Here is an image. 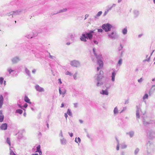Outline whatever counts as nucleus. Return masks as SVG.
<instances>
[{"mask_svg": "<svg viewBox=\"0 0 155 155\" xmlns=\"http://www.w3.org/2000/svg\"><path fill=\"white\" fill-rule=\"evenodd\" d=\"M103 71L101 70L95 75L94 76L95 81L96 82V86L97 87H100L103 84L102 80L104 78Z\"/></svg>", "mask_w": 155, "mask_h": 155, "instance_id": "nucleus-1", "label": "nucleus"}, {"mask_svg": "<svg viewBox=\"0 0 155 155\" xmlns=\"http://www.w3.org/2000/svg\"><path fill=\"white\" fill-rule=\"evenodd\" d=\"M146 146L147 155H154L155 148L153 144L148 141L146 144Z\"/></svg>", "mask_w": 155, "mask_h": 155, "instance_id": "nucleus-2", "label": "nucleus"}, {"mask_svg": "<svg viewBox=\"0 0 155 155\" xmlns=\"http://www.w3.org/2000/svg\"><path fill=\"white\" fill-rule=\"evenodd\" d=\"M95 56L97 59V64L99 66V67L97 68V71H98L99 69L102 68L103 66L102 55L100 54L98 55L96 54Z\"/></svg>", "mask_w": 155, "mask_h": 155, "instance_id": "nucleus-3", "label": "nucleus"}, {"mask_svg": "<svg viewBox=\"0 0 155 155\" xmlns=\"http://www.w3.org/2000/svg\"><path fill=\"white\" fill-rule=\"evenodd\" d=\"M107 35L108 38L112 40H115L118 37V35L117 33L114 31L107 32Z\"/></svg>", "mask_w": 155, "mask_h": 155, "instance_id": "nucleus-4", "label": "nucleus"}, {"mask_svg": "<svg viewBox=\"0 0 155 155\" xmlns=\"http://www.w3.org/2000/svg\"><path fill=\"white\" fill-rule=\"evenodd\" d=\"M141 105L139 104V105H137L136 107V117L137 118L139 119L140 118V113L144 114L145 112H142L141 108Z\"/></svg>", "mask_w": 155, "mask_h": 155, "instance_id": "nucleus-5", "label": "nucleus"}, {"mask_svg": "<svg viewBox=\"0 0 155 155\" xmlns=\"http://www.w3.org/2000/svg\"><path fill=\"white\" fill-rule=\"evenodd\" d=\"M112 26L111 25L108 24H105L102 26V28L104 30L105 32H108L110 31Z\"/></svg>", "mask_w": 155, "mask_h": 155, "instance_id": "nucleus-6", "label": "nucleus"}, {"mask_svg": "<svg viewBox=\"0 0 155 155\" xmlns=\"http://www.w3.org/2000/svg\"><path fill=\"white\" fill-rule=\"evenodd\" d=\"M70 64L73 67H78L81 66V63L78 60H74L71 61L70 62Z\"/></svg>", "mask_w": 155, "mask_h": 155, "instance_id": "nucleus-7", "label": "nucleus"}, {"mask_svg": "<svg viewBox=\"0 0 155 155\" xmlns=\"http://www.w3.org/2000/svg\"><path fill=\"white\" fill-rule=\"evenodd\" d=\"M143 123L144 126H147L149 124H153V121L152 120H149V119L147 117L143 119Z\"/></svg>", "mask_w": 155, "mask_h": 155, "instance_id": "nucleus-8", "label": "nucleus"}, {"mask_svg": "<svg viewBox=\"0 0 155 155\" xmlns=\"http://www.w3.org/2000/svg\"><path fill=\"white\" fill-rule=\"evenodd\" d=\"M112 70L113 71L112 73L111 76V80L112 81L114 82L115 81V77L117 73V71L114 68H113Z\"/></svg>", "mask_w": 155, "mask_h": 155, "instance_id": "nucleus-9", "label": "nucleus"}, {"mask_svg": "<svg viewBox=\"0 0 155 155\" xmlns=\"http://www.w3.org/2000/svg\"><path fill=\"white\" fill-rule=\"evenodd\" d=\"M21 12V10H18L16 11L15 12H11L9 13L8 14V15L9 16L10 15H12V17H13V16H15L16 15L19 14Z\"/></svg>", "mask_w": 155, "mask_h": 155, "instance_id": "nucleus-10", "label": "nucleus"}, {"mask_svg": "<svg viewBox=\"0 0 155 155\" xmlns=\"http://www.w3.org/2000/svg\"><path fill=\"white\" fill-rule=\"evenodd\" d=\"M94 31L91 30L89 32L86 33L85 34L87 37V39L88 38L90 40L92 39L93 36L92 34L94 33Z\"/></svg>", "mask_w": 155, "mask_h": 155, "instance_id": "nucleus-11", "label": "nucleus"}, {"mask_svg": "<svg viewBox=\"0 0 155 155\" xmlns=\"http://www.w3.org/2000/svg\"><path fill=\"white\" fill-rule=\"evenodd\" d=\"M35 87L36 90L40 92H43L45 91V90L44 88L40 87L38 85H36Z\"/></svg>", "mask_w": 155, "mask_h": 155, "instance_id": "nucleus-12", "label": "nucleus"}, {"mask_svg": "<svg viewBox=\"0 0 155 155\" xmlns=\"http://www.w3.org/2000/svg\"><path fill=\"white\" fill-rule=\"evenodd\" d=\"M155 91V85H153L149 91V94L150 96H151Z\"/></svg>", "mask_w": 155, "mask_h": 155, "instance_id": "nucleus-13", "label": "nucleus"}, {"mask_svg": "<svg viewBox=\"0 0 155 155\" xmlns=\"http://www.w3.org/2000/svg\"><path fill=\"white\" fill-rule=\"evenodd\" d=\"M149 138L150 139H153L155 137V132L153 131H150L147 133Z\"/></svg>", "mask_w": 155, "mask_h": 155, "instance_id": "nucleus-14", "label": "nucleus"}, {"mask_svg": "<svg viewBox=\"0 0 155 155\" xmlns=\"http://www.w3.org/2000/svg\"><path fill=\"white\" fill-rule=\"evenodd\" d=\"M20 60L19 57L16 56L12 58L11 60L12 63L15 64L17 63Z\"/></svg>", "mask_w": 155, "mask_h": 155, "instance_id": "nucleus-15", "label": "nucleus"}, {"mask_svg": "<svg viewBox=\"0 0 155 155\" xmlns=\"http://www.w3.org/2000/svg\"><path fill=\"white\" fill-rule=\"evenodd\" d=\"M87 38L86 35L85 34H82L80 37V39L82 41L86 42Z\"/></svg>", "mask_w": 155, "mask_h": 155, "instance_id": "nucleus-16", "label": "nucleus"}, {"mask_svg": "<svg viewBox=\"0 0 155 155\" xmlns=\"http://www.w3.org/2000/svg\"><path fill=\"white\" fill-rule=\"evenodd\" d=\"M59 93L60 94H62L63 95V97H64V94L66 92V90L65 89H63L62 90V91L61 90V88L60 87L59 88Z\"/></svg>", "mask_w": 155, "mask_h": 155, "instance_id": "nucleus-17", "label": "nucleus"}, {"mask_svg": "<svg viewBox=\"0 0 155 155\" xmlns=\"http://www.w3.org/2000/svg\"><path fill=\"white\" fill-rule=\"evenodd\" d=\"M7 127V125L6 123L2 124L0 127V129L2 130H6Z\"/></svg>", "mask_w": 155, "mask_h": 155, "instance_id": "nucleus-18", "label": "nucleus"}, {"mask_svg": "<svg viewBox=\"0 0 155 155\" xmlns=\"http://www.w3.org/2000/svg\"><path fill=\"white\" fill-rule=\"evenodd\" d=\"M134 16L135 18H137L139 16L140 12L137 10H134L133 11Z\"/></svg>", "mask_w": 155, "mask_h": 155, "instance_id": "nucleus-19", "label": "nucleus"}, {"mask_svg": "<svg viewBox=\"0 0 155 155\" xmlns=\"http://www.w3.org/2000/svg\"><path fill=\"white\" fill-rule=\"evenodd\" d=\"M116 6V4H113L111 5H108L106 9L108 11L111 10L112 8L113 7H115Z\"/></svg>", "mask_w": 155, "mask_h": 155, "instance_id": "nucleus-20", "label": "nucleus"}, {"mask_svg": "<svg viewBox=\"0 0 155 155\" xmlns=\"http://www.w3.org/2000/svg\"><path fill=\"white\" fill-rule=\"evenodd\" d=\"M4 98L2 95H0V108L2 107L3 103Z\"/></svg>", "mask_w": 155, "mask_h": 155, "instance_id": "nucleus-21", "label": "nucleus"}, {"mask_svg": "<svg viewBox=\"0 0 155 155\" xmlns=\"http://www.w3.org/2000/svg\"><path fill=\"white\" fill-rule=\"evenodd\" d=\"M4 116L2 114V110H0V122H2L3 121L4 118Z\"/></svg>", "mask_w": 155, "mask_h": 155, "instance_id": "nucleus-22", "label": "nucleus"}, {"mask_svg": "<svg viewBox=\"0 0 155 155\" xmlns=\"http://www.w3.org/2000/svg\"><path fill=\"white\" fill-rule=\"evenodd\" d=\"M100 94L103 95H107L108 94V92L107 90H103L101 91L100 92Z\"/></svg>", "mask_w": 155, "mask_h": 155, "instance_id": "nucleus-23", "label": "nucleus"}, {"mask_svg": "<svg viewBox=\"0 0 155 155\" xmlns=\"http://www.w3.org/2000/svg\"><path fill=\"white\" fill-rule=\"evenodd\" d=\"M60 142L61 144L63 145H66L67 143L66 140L64 138L60 139Z\"/></svg>", "mask_w": 155, "mask_h": 155, "instance_id": "nucleus-24", "label": "nucleus"}, {"mask_svg": "<svg viewBox=\"0 0 155 155\" xmlns=\"http://www.w3.org/2000/svg\"><path fill=\"white\" fill-rule=\"evenodd\" d=\"M24 100L26 102L28 103H29L30 104H31V102L30 101V100L26 96H25V97Z\"/></svg>", "mask_w": 155, "mask_h": 155, "instance_id": "nucleus-25", "label": "nucleus"}, {"mask_svg": "<svg viewBox=\"0 0 155 155\" xmlns=\"http://www.w3.org/2000/svg\"><path fill=\"white\" fill-rule=\"evenodd\" d=\"M127 27L123 28L122 30V33L124 35H126L127 34Z\"/></svg>", "mask_w": 155, "mask_h": 155, "instance_id": "nucleus-26", "label": "nucleus"}, {"mask_svg": "<svg viewBox=\"0 0 155 155\" xmlns=\"http://www.w3.org/2000/svg\"><path fill=\"white\" fill-rule=\"evenodd\" d=\"M126 134L129 135L130 137H132L134 136V132L133 131H131L127 133Z\"/></svg>", "mask_w": 155, "mask_h": 155, "instance_id": "nucleus-27", "label": "nucleus"}, {"mask_svg": "<svg viewBox=\"0 0 155 155\" xmlns=\"http://www.w3.org/2000/svg\"><path fill=\"white\" fill-rule=\"evenodd\" d=\"M122 63V59H119L118 62V63L117 64V66L120 67Z\"/></svg>", "mask_w": 155, "mask_h": 155, "instance_id": "nucleus-28", "label": "nucleus"}, {"mask_svg": "<svg viewBox=\"0 0 155 155\" xmlns=\"http://www.w3.org/2000/svg\"><path fill=\"white\" fill-rule=\"evenodd\" d=\"M7 71L8 72L9 74H11V73L13 72L14 70L13 69H12L11 67H8L7 69Z\"/></svg>", "mask_w": 155, "mask_h": 155, "instance_id": "nucleus-29", "label": "nucleus"}, {"mask_svg": "<svg viewBox=\"0 0 155 155\" xmlns=\"http://www.w3.org/2000/svg\"><path fill=\"white\" fill-rule=\"evenodd\" d=\"M116 139L117 141V146L116 147V150H119V141L118 139H117V138L116 137L115 138Z\"/></svg>", "mask_w": 155, "mask_h": 155, "instance_id": "nucleus-30", "label": "nucleus"}, {"mask_svg": "<svg viewBox=\"0 0 155 155\" xmlns=\"http://www.w3.org/2000/svg\"><path fill=\"white\" fill-rule=\"evenodd\" d=\"M114 113L115 114H117L118 113V110L117 107H115L114 110Z\"/></svg>", "mask_w": 155, "mask_h": 155, "instance_id": "nucleus-31", "label": "nucleus"}, {"mask_svg": "<svg viewBox=\"0 0 155 155\" xmlns=\"http://www.w3.org/2000/svg\"><path fill=\"white\" fill-rule=\"evenodd\" d=\"M148 98V95L147 94H145L143 97V101H144L146 99H147Z\"/></svg>", "mask_w": 155, "mask_h": 155, "instance_id": "nucleus-32", "label": "nucleus"}, {"mask_svg": "<svg viewBox=\"0 0 155 155\" xmlns=\"http://www.w3.org/2000/svg\"><path fill=\"white\" fill-rule=\"evenodd\" d=\"M25 71L26 73L28 74V75L30 76V71L26 68H25Z\"/></svg>", "mask_w": 155, "mask_h": 155, "instance_id": "nucleus-33", "label": "nucleus"}, {"mask_svg": "<svg viewBox=\"0 0 155 155\" xmlns=\"http://www.w3.org/2000/svg\"><path fill=\"white\" fill-rule=\"evenodd\" d=\"M102 11H99L97 14L96 15L94 16L95 18H97V17L100 16L102 14Z\"/></svg>", "mask_w": 155, "mask_h": 155, "instance_id": "nucleus-34", "label": "nucleus"}, {"mask_svg": "<svg viewBox=\"0 0 155 155\" xmlns=\"http://www.w3.org/2000/svg\"><path fill=\"white\" fill-rule=\"evenodd\" d=\"M67 11V9L66 8H64L62 9H61L60 10L59 12H57V13H61V12H66Z\"/></svg>", "mask_w": 155, "mask_h": 155, "instance_id": "nucleus-35", "label": "nucleus"}, {"mask_svg": "<svg viewBox=\"0 0 155 155\" xmlns=\"http://www.w3.org/2000/svg\"><path fill=\"white\" fill-rule=\"evenodd\" d=\"M76 37V34L74 33H71V35H70V37L71 38H74Z\"/></svg>", "mask_w": 155, "mask_h": 155, "instance_id": "nucleus-36", "label": "nucleus"}, {"mask_svg": "<svg viewBox=\"0 0 155 155\" xmlns=\"http://www.w3.org/2000/svg\"><path fill=\"white\" fill-rule=\"evenodd\" d=\"M16 112L21 114L22 113L23 111L19 109L16 110Z\"/></svg>", "mask_w": 155, "mask_h": 155, "instance_id": "nucleus-37", "label": "nucleus"}, {"mask_svg": "<svg viewBox=\"0 0 155 155\" xmlns=\"http://www.w3.org/2000/svg\"><path fill=\"white\" fill-rule=\"evenodd\" d=\"M11 147L10 148V155H16V154L14 153L13 151L11 149Z\"/></svg>", "mask_w": 155, "mask_h": 155, "instance_id": "nucleus-38", "label": "nucleus"}, {"mask_svg": "<svg viewBox=\"0 0 155 155\" xmlns=\"http://www.w3.org/2000/svg\"><path fill=\"white\" fill-rule=\"evenodd\" d=\"M6 142L9 145V146H11V142L10 140V139L9 138H8L7 139Z\"/></svg>", "mask_w": 155, "mask_h": 155, "instance_id": "nucleus-39", "label": "nucleus"}, {"mask_svg": "<svg viewBox=\"0 0 155 155\" xmlns=\"http://www.w3.org/2000/svg\"><path fill=\"white\" fill-rule=\"evenodd\" d=\"M121 147L122 149H125L127 148V145L124 143H123L121 144Z\"/></svg>", "mask_w": 155, "mask_h": 155, "instance_id": "nucleus-40", "label": "nucleus"}, {"mask_svg": "<svg viewBox=\"0 0 155 155\" xmlns=\"http://www.w3.org/2000/svg\"><path fill=\"white\" fill-rule=\"evenodd\" d=\"M139 151V149L138 148H137L134 151V154L135 155H137Z\"/></svg>", "mask_w": 155, "mask_h": 155, "instance_id": "nucleus-41", "label": "nucleus"}, {"mask_svg": "<svg viewBox=\"0 0 155 155\" xmlns=\"http://www.w3.org/2000/svg\"><path fill=\"white\" fill-rule=\"evenodd\" d=\"M67 114H68L69 115L71 116L72 115V113L70 109H68L67 112Z\"/></svg>", "mask_w": 155, "mask_h": 155, "instance_id": "nucleus-42", "label": "nucleus"}, {"mask_svg": "<svg viewBox=\"0 0 155 155\" xmlns=\"http://www.w3.org/2000/svg\"><path fill=\"white\" fill-rule=\"evenodd\" d=\"M65 74L66 75H69L70 76H72L73 74L71 72H70L68 71H67L66 72Z\"/></svg>", "mask_w": 155, "mask_h": 155, "instance_id": "nucleus-43", "label": "nucleus"}, {"mask_svg": "<svg viewBox=\"0 0 155 155\" xmlns=\"http://www.w3.org/2000/svg\"><path fill=\"white\" fill-rule=\"evenodd\" d=\"M4 78L2 77H0V83L1 84H2Z\"/></svg>", "mask_w": 155, "mask_h": 155, "instance_id": "nucleus-44", "label": "nucleus"}, {"mask_svg": "<svg viewBox=\"0 0 155 155\" xmlns=\"http://www.w3.org/2000/svg\"><path fill=\"white\" fill-rule=\"evenodd\" d=\"M40 145H38V147H37V150H36V152H40V151H41L40 150Z\"/></svg>", "mask_w": 155, "mask_h": 155, "instance_id": "nucleus-45", "label": "nucleus"}, {"mask_svg": "<svg viewBox=\"0 0 155 155\" xmlns=\"http://www.w3.org/2000/svg\"><path fill=\"white\" fill-rule=\"evenodd\" d=\"M25 37H26L27 38H32V37H33V36L30 35H26V36H25Z\"/></svg>", "mask_w": 155, "mask_h": 155, "instance_id": "nucleus-46", "label": "nucleus"}, {"mask_svg": "<svg viewBox=\"0 0 155 155\" xmlns=\"http://www.w3.org/2000/svg\"><path fill=\"white\" fill-rule=\"evenodd\" d=\"M123 48V46L121 44H120V47L118 48V51H120L122 50V49Z\"/></svg>", "mask_w": 155, "mask_h": 155, "instance_id": "nucleus-47", "label": "nucleus"}, {"mask_svg": "<svg viewBox=\"0 0 155 155\" xmlns=\"http://www.w3.org/2000/svg\"><path fill=\"white\" fill-rule=\"evenodd\" d=\"M77 73H76L73 75V78H74V79L75 80H76L77 78Z\"/></svg>", "mask_w": 155, "mask_h": 155, "instance_id": "nucleus-48", "label": "nucleus"}, {"mask_svg": "<svg viewBox=\"0 0 155 155\" xmlns=\"http://www.w3.org/2000/svg\"><path fill=\"white\" fill-rule=\"evenodd\" d=\"M59 136L61 137H63V135L62 134V132L61 130L60 131V133L59 134Z\"/></svg>", "mask_w": 155, "mask_h": 155, "instance_id": "nucleus-49", "label": "nucleus"}, {"mask_svg": "<svg viewBox=\"0 0 155 155\" xmlns=\"http://www.w3.org/2000/svg\"><path fill=\"white\" fill-rule=\"evenodd\" d=\"M109 11H108L106 9L104 12V16H105L108 13Z\"/></svg>", "mask_w": 155, "mask_h": 155, "instance_id": "nucleus-50", "label": "nucleus"}, {"mask_svg": "<svg viewBox=\"0 0 155 155\" xmlns=\"http://www.w3.org/2000/svg\"><path fill=\"white\" fill-rule=\"evenodd\" d=\"M74 107L76 108L78 107V104L77 103H74Z\"/></svg>", "mask_w": 155, "mask_h": 155, "instance_id": "nucleus-51", "label": "nucleus"}, {"mask_svg": "<svg viewBox=\"0 0 155 155\" xmlns=\"http://www.w3.org/2000/svg\"><path fill=\"white\" fill-rule=\"evenodd\" d=\"M98 32H102L103 31V30L101 28L98 29Z\"/></svg>", "mask_w": 155, "mask_h": 155, "instance_id": "nucleus-52", "label": "nucleus"}, {"mask_svg": "<svg viewBox=\"0 0 155 155\" xmlns=\"http://www.w3.org/2000/svg\"><path fill=\"white\" fill-rule=\"evenodd\" d=\"M94 43L96 45H97L98 44V42L96 40H94L93 41Z\"/></svg>", "mask_w": 155, "mask_h": 155, "instance_id": "nucleus-53", "label": "nucleus"}, {"mask_svg": "<svg viewBox=\"0 0 155 155\" xmlns=\"http://www.w3.org/2000/svg\"><path fill=\"white\" fill-rule=\"evenodd\" d=\"M142 81V78H140L138 80V81L139 82H141Z\"/></svg>", "mask_w": 155, "mask_h": 155, "instance_id": "nucleus-54", "label": "nucleus"}, {"mask_svg": "<svg viewBox=\"0 0 155 155\" xmlns=\"http://www.w3.org/2000/svg\"><path fill=\"white\" fill-rule=\"evenodd\" d=\"M88 16H89L88 15L86 14V15H85V18H84V20H85L87 18H88Z\"/></svg>", "mask_w": 155, "mask_h": 155, "instance_id": "nucleus-55", "label": "nucleus"}, {"mask_svg": "<svg viewBox=\"0 0 155 155\" xmlns=\"http://www.w3.org/2000/svg\"><path fill=\"white\" fill-rule=\"evenodd\" d=\"M77 140H78V141L79 143H80V142H81V139H80V138H79V137H78L77 138Z\"/></svg>", "mask_w": 155, "mask_h": 155, "instance_id": "nucleus-56", "label": "nucleus"}, {"mask_svg": "<svg viewBox=\"0 0 155 155\" xmlns=\"http://www.w3.org/2000/svg\"><path fill=\"white\" fill-rule=\"evenodd\" d=\"M93 52H94V55H96L97 54H96V53L95 51V49H94V48L93 49Z\"/></svg>", "mask_w": 155, "mask_h": 155, "instance_id": "nucleus-57", "label": "nucleus"}, {"mask_svg": "<svg viewBox=\"0 0 155 155\" xmlns=\"http://www.w3.org/2000/svg\"><path fill=\"white\" fill-rule=\"evenodd\" d=\"M27 106H28V104H25L24 105V107L25 108H26L27 107Z\"/></svg>", "mask_w": 155, "mask_h": 155, "instance_id": "nucleus-58", "label": "nucleus"}, {"mask_svg": "<svg viewBox=\"0 0 155 155\" xmlns=\"http://www.w3.org/2000/svg\"><path fill=\"white\" fill-rule=\"evenodd\" d=\"M150 57H149L148 59H146V60H145L143 61H150Z\"/></svg>", "mask_w": 155, "mask_h": 155, "instance_id": "nucleus-59", "label": "nucleus"}, {"mask_svg": "<svg viewBox=\"0 0 155 155\" xmlns=\"http://www.w3.org/2000/svg\"><path fill=\"white\" fill-rule=\"evenodd\" d=\"M36 70H35V69H33V70L32 71V73H33V74H35V72H36Z\"/></svg>", "mask_w": 155, "mask_h": 155, "instance_id": "nucleus-60", "label": "nucleus"}, {"mask_svg": "<svg viewBox=\"0 0 155 155\" xmlns=\"http://www.w3.org/2000/svg\"><path fill=\"white\" fill-rule=\"evenodd\" d=\"M68 134H69V135L71 137H72L73 136V133H70L69 132Z\"/></svg>", "mask_w": 155, "mask_h": 155, "instance_id": "nucleus-61", "label": "nucleus"}, {"mask_svg": "<svg viewBox=\"0 0 155 155\" xmlns=\"http://www.w3.org/2000/svg\"><path fill=\"white\" fill-rule=\"evenodd\" d=\"M64 116L66 118V119L67 120V117H68V115L66 113H65L64 114Z\"/></svg>", "mask_w": 155, "mask_h": 155, "instance_id": "nucleus-62", "label": "nucleus"}, {"mask_svg": "<svg viewBox=\"0 0 155 155\" xmlns=\"http://www.w3.org/2000/svg\"><path fill=\"white\" fill-rule=\"evenodd\" d=\"M49 58H54V57H53V56L50 55L49 56Z\"/></svg>", "mask_w": 155, "mask_h": 155, "instance_id": "nucleus-63", "label": "nucleus"}, {"mask_svg": "<svg viewBox=\"0 0 155 155\" xmlns=\"http://www.w3.org/2000/svg\"><path fill=\"white\" fill-rule=\"evenodd\" d=\"M121 155H125V153L124 152H122L121 153Z\"/></svg>", "mask_w": 155, "mask_h": 155, "instance_id": "nucleus-64", "label": "nucleus"}]
</instances>
